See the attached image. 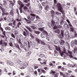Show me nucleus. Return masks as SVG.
Segmentation results:
<instances>
[{"label": "nucleus", "instance_id": "8fccbe9b", "mask_svg": "<svg viewBox=\"0 0 77 77\" xmlns=\"http://www.w3.org/2000/svg\"><path fill=\"white\" fill-rule=\"evenodd\" d=\"M74 44L76 45H77V40L76 39L74 40Z\"/></svg>", "mask_w": 77, "mask_h": 77}, {"label": "nucleus", "instance_id": "052dcab7", "mask_svg": "<svg viewBox=\"0 0 77 77\" xmlns=\"http://www.w3.org/2000/svg\"><path fill=\"white\" fill-rule=\"evenodd\" d=\"M21 6H20V8H22L24 6V5L23 4L20 5Z\"/></svg>", "mask_w": 77, "mask_h": 77}, {"label": "nucleus", "instance_id": "338daca9", "mask_svg": "<svg viewBox=\"0 0 77 77\" xmlns=\"http://www.w3.org/2000/svg\"><path fill=\"white\" fill-rule=\"evenodd\" d=\"M23 2L25 3H27V0H23Z\"/></svg>", "mask_w": 77, "mask_h": 77}, {"label": "nucleus", "instance_id": "473e14b6", "mask_svg": "<svg viewBox=\"0 0 77 77\" xmlns=\"http://www.w3.org/2000/svg\"><path fill=\"white\" fill-rule=\"evenodd\" d=\"M39 56L40 57H41V58H42V57H45V55L44 54H41L39 55Z\"/></svg>", "mask_w": 77, "mask_h": 77}, {"label": "nucleus", "instance_id": "a878e982", "mask_svg": "<svg viewBox=\"0 0 77 77\" xmlns=\"http://www.w3.org/2000/svg\"><path fill=\"white\" fill-rule=\"evenodd\" d=\"M65 43V42L63 41V40H61V42H60V45H64V43Z\"/></svg>", "mask_w": 77, "mask_h": 77}, {"label": "nucleus", "instance_id": "69168bd1", "mask_svg": "<svg viewBox=\"0 0 77 77\" xmlns=\"http://www.w3.org/2000/svg\"><path fill=\"white\" fill-rule=\"evenodd\" d=\"M34 74H35L36 75H37L38 73H37V71H35L34 72Z\"/></svg>", "mask_w": 77, "mask_h": 77}, {"label": "nucleus", "instance_id": "f8f14e48", "mask_svg": "<svg viewBox=\"0 0 77 77\" xmlns=\"http://www.w3.org/2000/svg\"><path fill=\"white\" fill-rule=\"evenodd\" d=\"M68 67H70V68H74V67H75V68H77V64H74L73 66L71 64H69L68 65Z\"/></svg>", "mask_w": 77, "mask_h": 77}, {"label": "nucleus", "instance_id": "6ab92c4d", "mask_svg": "<svg viewBox=\"0 0 77 77\" xmlns=\"http://www.w3.org/2000/svg\"><path fill=\"white\" fill-rule=\"evenodd\" d=\"M35 41L36 42H37L38 44H40V42H41V40L39 39L38 38H35Z\"/></svg>", "mask_w": 77, "mask_h": 77}, {"label": "nucleus", "instance_id": "e2e57ef3", "mask_svg": "<svg viewBox=\"0 0 77 77\" xmlns=\"http://www.w3.org/2000/svg\"><path fill=\"white\" fill-rule=\"evenodd\" d=\"M19 9L20 10V12L21 14V13H22L23 12L22 11V8H19Z\"/></svg>", "mask_w": 77, "mask_h": 77}, {"label": "nucleus", "instance_id": "bb28decb", "mask_svg": "<svg viewBox=\"0 0 77 77\" xmlns=\"http://www.w3.org/2000/svg\"><path fill=\"white\" fill-rule=\"evenodd\" d=\"M63 53H65L66 54V55H68V53L66 52V49L65 48H64L63 49Z\"/></svg>", "mask_w": 77, "mask_h": 77}, {"label": "nucleus", "instance_id": "49530a36", "mask_svg": "<svg viewBox=\"0 0 77 77\" xmlns=\"http://www.w3.org/2000/svg\"><path fill=\"white\" fill-rule=\"evenodd\" d=\"M3 44H4V45L5 47H6V46H7V43L4 42H3Z\"/></svg>", "mask_w": 77, "mask_h": 77}, {"label": "nucleus", "instance_id": "603ef678", "mask_svg": "<svg viewBox=\"0 0 77 77\" xmlns=\"http://www.w3.org/2000/svg\"><path fill=\"white\" fill-rule=\"evenodd\" d=\"M11 36L12 37V38H13L14 39H15V35H14V34H11Z\"/></svg>", "mask_w": 77, "mask_h": 77}, {"label": "nucleus", "instance_id": "2f4dec72", "mask_svg": "<svg viewBox=\"0 0 77 77\" xmlns=\"http://www.w3.org/2000/svg\"><path fill=\"white\" fill-rule=\"evenodd\" d=\"M68 24H65L63 26L64 28H68Z\"/></svg>", "mask_w": 77, "mask_h": 77}, {"label": "nucleus", "instance_id": "ea45409f", "mask_svg": "<svg viewBox=\"0 0 77 77\" xmlns=\"http://www.w3.org/2000/svg\"><path fill=\"white\" fill-rule=\"evenodd\" d=\"M38 6H39V7L41 9V10H42V6L41 5V4H40V3L38 4Z\"/></svg>", "mask_w": 77, "mask_h": 77}, {"label": "nucleus", "instance_id": "79ce46f5", "mask_svg": "<svg viewBox=\"0 0 77 77\" xmlns=\"http://www.w3.org/2000/svg\"><path fill=\"white\" fill-rule=\"evenodd\" d=\"M64 76L65 77H69V75L68 74V73H66L64 74Z\"/></svg>", "mask_w": 77, "mask_h": 77}, {"label": "nucleus", "instance_id": "f3484780", "mask_svg": "<svg viewBox=\"0 0 77 77\" xmlns=\"http://www.w3.org/2000/svg\"><path fill=\"white\" fill-rule=\"evenodd\" d=\"M75 45V44H74V42L73 41H72L71 42V47H73Z\"/></svg>", "mask_w": 77, "mask_h": 77}, {"label": "nucleus", "instance_id": "1a4fd4ad", "mask_svg": "<svg viewBox=\"0 0 77 77\" xmlns=\"http://www.w3.org/2000/svg\"><path fill=\"white\" fill-rule=\"evenodd\" d=\"M64 33V32L63 30H61V35H59V36L61 39H63V38Z\"/></svg>", "mask_w": 77, "mask_h": 77}, {"label": "nucleus", "instance_id": "09e8293b", "mask_svg": "<svg viewBox=\"0 0 77 77\" xmlns=\"http://www.w3.org/2000/svg\"><path fill=\"white\" fill-rule=\"evenodd\" d=\"M34 32H35V33L37 34L38 35H39V34L41 33L40 32L38 31H35Z\"/></svg>", "mask_w": 77, "mask_h": 77}, {"label": "nucleus", "instance_id": "4468645a", "mask_svg": "<svg viewBox=\"0 0 77 77\" xmlns=\"http://www.w3.org/2000/svg\"><path fill=\"white\" fill-rule=\"evenodd\" d=\"M25 27L26 28V29H27L28 30L29 32H32L33 31L32 30V29H31V28H30V27L27 26H25Z\"/></svg>", "mask_w": 77, "mask_h": 77}, {"label": "nucleus", "instance_id": "a211bd4d", "mask_svg": "<svg viewBox=\"0 0 77 77\" xmlns=\"http://www.w3.org/2000/svg\"><path fill=\"white\" fill-rule=\"evenodd\" d=\"M15 45L16 48H18L20 50V51L21 50V49L20 48V46H19V45H18L17 44H14Z\"/></svg>", "mask_w": 77, "mask_h": 77}, {"label": "nucleus", "instance_id": "680f3d73", "mask_svg": "<svg viewBox=\"0 0 77 77\" xmlns=\"http://www.w3.org/2000/svg\"><path fill=\"white\" fill-rule=\"evenodd\" d=\"M21 25V23L20 22H19L17 24V26L19 28V25Z\"/></svg>", "mask_w": 77, "mask_h": 77}, {"label": "nucleus", "instance_id": "f257e3e1", "mask_svg": "<svg viewBox=\"0 0 77 77\" xmlns=\"http://www.w3.org/2000/svg\"><path fill=\"white\" fill-rule=\"evenodd\" d=\"M51 22L52 24L51 25V23H50L48 25L49 27L51 29V28H53V27L54 26L53 30V32L55 33H58V34H59L60 31V30L59 29H57V26H56V23H55L54 21V20H52Z\"/></svg>", "mask_w": 77, "mask_h": 77}, {"label": "nucleus", "instance_id": "a19ab883", "mask_svg": "<svg viewBox=\"0 0 77 77\" xmlns=\"http://www.w3.org/2000/svg\"><path fill=\"white\" fill-rule=\"evenodd\" d=\"M46 39H47V40H48V41H50V36L49 35H46Z\"/></svg>", "mask_w": 77, "mask_h": 77}, {"label": "nucleus", "instance_id": "13d9d810", "mask_svg": "<svg viewBox=\"0 0 77 77\" xmlns=\"http://www.w3.org/2000/svg\"><path fill=\"white\" fill-rule=\"evenodd\" d=\"M51 74H54L55 73H56V72H54V71H51Z\"/></svg>", "mask_w": 77, "mask_h": 77}, {"label": "nucleus", "instance_id": "c85d7f7f", "mask_svg": "<svg viewBox=\"0 0 77 77\" xmlns=\"http://www.w3.org/2000/svg\"><path fill=\"white\" fill-rule=\"evenodd\" d=\"M40 42L42 45H46V44L44 42V41L42 40H40Z\"/></svg>", "mask_w": 77, "mask_h": 77}, {"label": "nucleus", "instance_id": "de8ad7c7", "mask_svg": "<svg viewBox=\"0 0 77 77\" xmlns=\"http://www.w3.org/2000/svg\"><path fill=\"white\" fill-rule=\"evenodd\" d=\"M10 40L11 42H14L15 40L12 38H10Z\"/></svg>", "mask_w": 77, "mask_h": 77}, {"label": "nucleus", "instance_id": "9d476101", "mask_svg": "<svg viewBox=\"0 0 77 77\" xmlns=\"http://www.w3.org/2000/svg\"><path fill=\"white\" fill-rule=\"evenodd\" d=\"M31 15L32 16L31 17L30 20H31V21H34V20H35V17H34L35 16V15L34 14H31Z\"/></svg>", "mask_w": 77, "mask_h": 77}, {"label": "nucleus", "instance_id": "f03ea898", "mask_svg": "<svg viewBox=\"0 0 77 77\" xmlns=\"http://www.w3.org/2000/svg\"><path fill=\"white\" fill-rule=\"evenodd\" d=\"M17 62V63L21 65L22 67H20V68L21 69H24L25 68H26V66H27V62H25L23 63V62L20 61V60H18Z\"/></svg>", "mask_w": 77, "mask_h": 77}, {"label": "nucleus", "instance_id": "e433bc0d", "mask_svg": "<svg viewBox=\"0 0 77 77\" xmlns=\"http://www.w3.org/2000/svg\"><path fill=\"white\" fill-rule=\"evenodd\" d=\"M42 6H45L47 5V4L45 2H42Z\"/></svg>", "mask_w": 77, "mask_h": 77}, {"label": "nucleus", "instance_id": "0e129e2a", "mask_svg": "<svg viewBox=\"0 0 77 77\" xmlns=\"http://www.w3.org/2000/svg\"><path fill=\"white\" fill-rule=\"evenodd\" d=\"M32 48H34L35 47V45L34 43L32 45Z\"/></svg>", "mask_w": 77, "mask_h": 77}, {"label": "nucleus", "instance_id": "72a5a7b5", "mask_svg": "<svg viewBox=\"0 0 77 77\" xmlns=\"http://www.w3.org/2000/svg\"><path fill=\"white\" fill-rule=\"evenodd\" d=\"M56 14V15H60V16H62V15H61V13H59V12H56L55 13Z\"/></svg>", "mask_w": 77, "mask_h": 77}, {"label": "nucleus", "instance_id": "864d4df0", "mask_svg": "<svg viewBox=\"0 0 77 77\" xmlns=\"http://www.w3.org/2000/svg\"><path fill=\"white\" fill-rule=\"evenodd\" d=\"M30 27H31V28L32 29H36V27L35 26H32Z\"/></svg>", "mask_w": 77, "mask_h": 77}, {"label": "nucleus", "instance_id": "37998d69", "mask_svg": "<svg viewBox=\"0 0 77 77\" xmlns=\"http://www.w3.org/2000/svg\"><path fill=\"white\" fill-rule=\"evenodd\" d=\"M18 3L19 5H22L23 2L20 1H19L18 2Z\"/></svg>", "mask_w": 77, "mask_h": 77}, {"label": "nucleus", "instance_id": "6e6552de", "mask_svg": "<svg viewBox=\"0 0 77 77\" xmlns=\"http://www.w3.org/2000/svg\"><path fill=\"white\" fill-rule=\"evenodd\" d=\"M0 9L2 11L3 15H7V14H6L5 13V9L2 8V7L1 6H0Z\"/></svg>", "mask_w": 77, "mask_h": 77}, {"label": "nucleus", "instance_id": "c756f323", "mask_svg": "<svg viewBox=\"0 0 77 77\" xmlns=\"http://www.w3.org/2000/svg\"><path fill=\"white\" fill-rule=\"evenodd\" d=\"M17 21H21V18L18 17L17 19H16Z\"/></svg>", "mask_w": 77, "mask_h": 77}, {"label": "nucleus", "instance_id": "4be33fe9", "mask_svg": "<svg viewBox=\"0 0 77 77\" xmlns=\"http://www.w3.org/2000/svg\"><path fill=\"white\" fill-rule=\"evenodd\" d=\"M28 44H29L31 45L34 43L33 42H31V41H29V42L28 41Z\"/></svg>", "mask_w": 77, "mask_h": 77}, {"label": "nucleus", "instance_id": "58836bf2", "mask_svg": "<svg viewBox=\"0 0 77 77\" xmlns=\"http://www.w3.org/2000/svg\"><path fill=\"white\" fill-rule=\"evenodd\" d=\"M48 9H49V7L48 6V5H47L45 8V9L46 11H48Z\"/></svg>", "mask_w": 77, "mask_h": 77}, {"label": "nucleus", "instance_id": "20e7f679", "mask_svg": "<svg viewBox=\"0 0 77 77\" xmlns=\"http://www.w3.org/2000/svg\"><path fill=\"white\" fill-rule=\"evenodd\" d=\"M19 44H20V47L21 48H30V46L28 45H27V44L25 43L23 45V46H22V43H21V41L20 40L19 42Z\"/></svg>", "mask_w": 77, "mask_h": 77}, {"label": "nucleus", "instance_id": "cd10ccee", "mask_svg": "<svg viewBox=\"0 0 77 77\" xmlns=\"http://www.w3.org/2000/svg\"><path fill=\"white\" fill-rule=\"evenodd\" d=\"M38 27H42V23L41 22H39L38 23Z\"/></svg>", "mask_w": 77, "mask_h": 77}, {"label": "nucleus", "instance_id": "4c0bfd02", "mask_svg": "<svg viewBox=\"0 0 77 77\" xmlns=\"http://www.w3.org/2000/svg\"><path fill=\"white\" fill-rule=\"evenodd\" d=\"M30 54H31V52L30 51L29 52H27L26 54V56H30Z\"/></svg>", "mask_w": 77, "mask_h": 77}, {"label": "nucleus", "instance_id": "ddd939ff", "mask_svg": "<svg viewBox=\"0 0 77 77\" xmlns=\"http://www.w3.org/2000/svg\"><path fill=\"white\" fill-rule=\"evenodd\" d=\"M51 17L54 20H57V21H58V19L57 18V17L55 16V15H51Z\"/></svg>", "mask_w": 77, "mask_h": 77}, {"label": "nucleus", "instance_id": "423d86ee", "mask_svg": "<svg viewBox=\"0 0 77 77\" xmlns=\"http://www.w3.org/2000/svg\"><path fill=\"white\" fill-rule=\"evenodd\" d=\"M68 53H67V56L69 55V56L70 58H72V59H73L74 58V57H73V56H72V52L68 50L67 51Z\"/></svg>", "mask_w": 77, "mask_h": 77}, {"label": "nucleus", "instance_id": "0eeeda50", "mask_svg": "<svg viewBox=\"0 0 77 77\" xmlns=\"http://www.w3.org/2000/svg\"><path fill=\"white\" fill-rule=\"evenodd\" d=\"M48 33L46 32H44L42 33L41 35V36L42 38H45L47 35Z\"/></svg>", "mask_w": 77, "mask_h": 77}, {"label": "nucleus", "instance_id": "a18cd8bd", "mask_svg": "<svg viewBox=\"0 0 77 77\" xmlns=\"http://www.w3.org/2000/svg\"><path fill=\"white\" fill-rule=\"evenodd\" d=\"M35 12H36L37 14H41V11H35Z\"/></svg>", "mask_w": 77, "mask_h": 77}, {"label": "nucleus", "instance_id": "2eb2a0df", "mask_svg": "<svg viewBox=\"0 0 77 77\" xmlns=\"http://www.w3.org/2000/svg\"><path fill=\"white\" fill-rule=\"evenodd\" d=\"M8 63L9 65H11V66H13L14 65V63L10 61H8Z\"/></svg>", "mask_w": 77, "mask_h": 77}, {"label": "nucleus", "instance_id": "dca6fc26", "mask_svg": "<svg viewBox=\"0 0 77 77\" xmlns=\"http://www.w3.org/2000/svg\"><path fill=\"white\" fill-rule=\"evenodd\" d=\"M66 21L68 23L70 27H72V25H71V23H70V21H69V20L68 19H67Z\"/></svg>", "mask_w": 77, "mask_h": 77}, {"label": "nucleus", "instance_id": "c03bdc74", "mask_svg": "<svg viewBox=\"0 0 77 77\" xmlns=\"http://www.w3.org/2000/svg\"><path fill=\"white\" fill-rule=\"evenodd\" d=\"M41 71L43 73H44V74H45V73H46V72L44 70V69H41Z\"/></svg>", "mask_w": 77, "mask_h": 77}, {"label": "nucleus", "instance_id": "aec40b11", "mask_svg": "<svg viewBox=\"0 0 77 77\" xmlns=\"http://www.w3.org/2000/svg\"><path fill=\"white\" fill-rule=\"evenodd\" d=\"M14 13H15L14 11L13 10H11L10 12V14L11 15L13 16L14 15Z\"/></svg>", "mask_w": 77, "mask_h": 77}, {"label": "nucleus", "instance_id": "b1692460", "mask_svg": "<svg viewBox=\"0 0 77 77\" xmlns=\"http://www.w3.org/2000/svg\"><path fill=\"white\" fill-rule=\"evenodd\" d=\"M73 52L75 53H77V47H75L74 49Z\"/></svg>", "mask_w": 77, "mask_h": 77}, {"label": "nucleus", "instance_id": "7c9ffc66", "mask_svg": "<svg viewBox=\"0 0 77 77\" xmlns=\"http://www.w3.org/2000/svg\"><path fill=\"white\" fill-rule=\"evenodd\" d=\"M5 30H10L11 29L8 26L5 28Z\"/></svg>", "mask_w": 77, "mask_h": 77}, {"label": "nucleus", "instance_id": "39448f33", "mask_svg": "<svg viewBox=\"0 0 77 77\" xmlns=\"http://www.w3.org/2000/svg\"><path fill=\"white\" fill-rule=\"evenodd\" d=\"M56 49L57 51L60 52L61 56H63V52L62 51L61 52V51H60V48L59 47H56Z\"/></svg>", "mask_w": 77, "mask_h": 77}, {"label": "nucleus", "instance_id": "c9c22d12", "mask_svg": "<svg viewBox=\"0 0 77 77\" xmlns=\"http://www.w3.org/2000/svg\"><path fill=\"white\" fill-rule=\"evenodd\" d=\"M3 40H1L0 41V45H2V46H4V45H3Z\"/></svg>", "mask_w": 77, "mask_h": 77}, {"label": "nucleus", "instance_id": "774afa93", "mask_svg": "<svg viewBox=\"0 0 77 77\" xmlns=\"http://www.w3.org/2000/svg\"><path fill=\"white\" fill-rule=\"evenodd\" d=\"M39 68V67L38 66H34V69H37V68Z\"/></svg>", "mask_w": 77, "mask_h": 77}, {"label": "nucleus", "instance_id": "7ed1b4c3", "mask_svg": "<svg viewBox=\"0 0 77 77\" xmlns=\"http://www.w3.org/2000/svg\"><path fill=\"white\" fill-rule=\"evenodd\" d=\"M56 6L58 8V10L63 14V8L62 7V5L60 3H57Z\"/></svg>", "mask_w": 77, "mask_h": 77}, {"label": "nucleus", "instance_id": "4d7b16f0", "mask_svg": "<svg viewBox=\"0 0 77 77\" xmlns=\"http://www.w3.org/2000/svg\"><path fill=\"white\" fill-rule=\"evenodd\" d=\"M70 30L71 32H74V29L72 27H71L70 28Z\"/></svg>", "mask_w": 77, "mask_h": 77}, {"label": "nucleus", "instance_id": "412c9836", "mask_svg": "<svg viewBox=\"0 0 77 77\" xmlns=\"http://www.w3.org/2000/svg\"><path fill=\"white\" fill-rule=\"evenodd\" d=\"M23 9H24V11H29V10L28 9V8L26 7V6H25L23 7Z\"/></svg>", "mask_w": 77, "mask_h": 77}, {"label": "nucleus", "instance_id": "6e6d98bb", "mask_svg": "<svg viewBox=\"0 0 77 77\" xmlns=\"http://www.w3.org/2000/svg\"><path fill=\"white\" fill-rule=\"evenodd\" d=\"M23 34L25 36H27V34H26V32L25 31H23Z\"/></svg>", "mask_w": 77, "mask_h": 77}, {"label": "nucleus", "instance_id": "bf43d9fd", "mask_svg": "<svg viewBox=\"0 0 77 77\" xmlns=\"http://www.w3.org/2000/svg\"><path fill=\"white\" fill-rule=\"evenodd\" d=\"M56 41H57L56 42ZM56 43H57V44H58V43H59L60 42V41H59V39H56Z\"/></svg>", "mask_w": 77, "mask_h": 77}, {"label": "nucleus", "instance_id": "5701e85b", "mask_svg": "<svg viewBox=\"0 0 77 77\" xmlns=\"http://www.w3.org/2000/svg\"><path fill=\"white\" fill-rule=\"evenodd\" d=\"M65 36L66 37V38H69V34L68 32H65Z\"/></svg>", "mask_w": 77, "mask_h": 77}, {"label": "nucleus", "instance_id": "f704fd0d", "mask_svg": "<svg viewBox=\"0 0 77 77\" xmlns=\"http://www.w3.org/2000/svg\"><path fill=\"white\" fill-rule=\"evenodd\" d=\"M24 30L26 32V33L29 36V32L26 28H24Z\"/></svg>", "mask_w": 77, "mask_h": 77}, {"label": "nucleus", "instance_id": "3c124183", "mask_svg": "<svg viewBox=\"0 0 77 77\" xmlns=\"http://www.w3.org/2000/svg\"><path fill=\"white\" fill-rule=\"evenodd\" d=\"M39 30L41 31V32H42L44 30V28H39Z\"/></svg>", "mask_w": 77, "mask_h": 77}, {"label": "nucleus", "instance_id": "5fc2aeb1", "mask_svg": "<svg viewBox=\"0 0 77 77\" xmlns=\"http://www.w3.org/2000/svg\"><path fill=\"white\" fill-rule=\"evenodd\" d=\"M3 4L4 5H7V2L6 1H3Z\"/></svg>", "mask_w": 77, "mask_h": 77}, {"label": "nucleus", "instance_id": "9b49d317", "mask_svg": "<svg viewBox=\"0 0 77 77\" xmlns=\"http://www.w3.org/2000/svg\"><path fill=\"white\" fill-rule=\"evenodd\" d=\"M7 1H8V2H10V7H13V6H14V3H13V2L11 1H10L9 0H6Z\"/></svg>", "mask_w": 77, "mask_h": 77}, {"label": "nucleus", "instance_id": "393cba45", "mask_svg": "<svg viewBox=\"0 0 77 77\" xmlns=\"http://www.w3.org/2000/svg\"><path fill=\"white\" fill-rule=\"evenodd\" d=\"M50 12L51 13V15H55V12L53 11V10H51Z\"/></svg>", "mask_w": 77, "mask_h": 77}]
</instances>
